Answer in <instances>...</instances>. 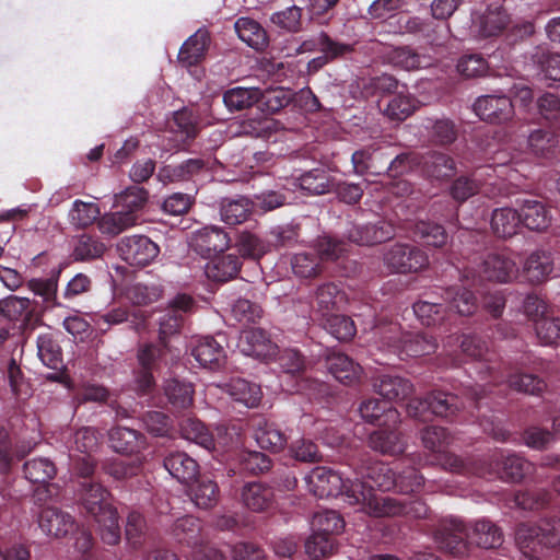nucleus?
I'll return each instance as SVG.
<instances>
[{
	"instance_id": "nucleus-1",
	"label": "nucleus",
	"mask_w": 560,
	"mask_h": 560,
	"mask_svg": "<svg viewBox=\"0 0 560 560\" xmlns=\"http://www.w3.org/2000/svg\"><path fill=\"white\" fill-rule=\"evenodd\" d=\"M308 491L317 498H330L343 495L350 505L359 504L365 513L375 516H396L412 514L421 517L427 508L421 502H412L408 506L390 497L377 495L372 485L365 486L362 481H353L349 485L337 471L326 467H315L305 478Z\"/></svg>"
},
{
	"instance_id": "nucleus-2",
	"label": "nucleus",
	"mask_w": 560,
	"mask_h": 560,
	"mask_svg": "<svg viewBox=\"0 0 560 560\" xmlns=\"http://www.w3.org/2000/svg\"><path fill=\"white\" fill-rule=\"evenodd\" d=\"M73 491L80 509L98 524L103 542L109 546L117 545L121 538L119 516L109 490L97 481L83 483Z\"/></svg>"
},
{
	"instance_id": "nucleus-3",
	"label": "nucleus",
	"mask_w": 560,
	"mask_h": 560,
	"mask_svg": "<svg viewBox=\"0 0 560 560\" xmlns=\"http://www.w3.org/2000/svg\"><path fill=\"white\" fill-rule=\"evenodd\" d=\"M148 197L149 192L143 187L131 186L127 188L119 199L122 209L102 217L98 221L100 231L103 234L115 236L136 225L139 220L138 213L145 206Z\"/></svg>"
},
{
	"instance_id": "nucleus-4",
	"label": "nucleus",
	"mask_w": 560,
	"mask_h": 560,
	"mask_svg": "<svg viewBox=\"0 0 560 560\" xmlns=\"http://www.w3.org/2000/svg\"><path fill=\"white\" fill-rule=\"evenodd\" d=\"M521 555L517 560H538L529 555L537 547L556 548L560 546V521H541L538 525L522 524L515 534Z\"/></svg>"
},
{
	"instance_id": "nucleus-5",
	"label": "nucleus",
	"mask_w": 560,
	"mask_h": 560,
	"mask_svg": "<svg viewBox=\"0 0 560 560\" xmlns=\"http://www.w3.org/2000/svg\"><path fill=\"white\" fill-rule=\"evenodd\" d=\"M368 477L382 491L397 490L406 494L418 492L424 483L423 477L413 467L397 475L384 463L372 465Z\"/></svg>"
},
{
	"instance_id": "nucleus-6",
	"label": "nucleus",
	"mask_w": 560,
	"mask_h": 560,
	"mask_svg": "<svg viewBox=\"0 0 560 560\" xmlns=\"http://www.w3.org/2000/svg\"><path fill=\"white\" fill-rule=\"evenodd\" d=\"M24 477L38 487L34 491V498L37 503L51 500L58 494L59 487L50 481L57 475L55 463L47 457H35L28 459L23 465Z\"/></svg>"
},
{
	"instance_id": "nucleus-7",
	"label": "nucleus",
	"mask_w": 560,
	"mask_h": 560,
	"mask_svg": "<svg viewBox=\"0 0 560 560\" xmlns=\"http://www.w3.org/2000/svg\"><path fill=\"white\" fill-rule=\"evenodd\" d=\"M75 444L83 455L71 457L70 475L73 489L81 487L83 483H94L98 480L95 477L96 460L89 454V451L96 445V439L90 433L89 429L81 430L77 433Z\"/></svg>"
},
{
	"instance_id": "nucleus-8",
	"label": "nucleus",
	"mask_w": 560,
	"mask_h": 560,
	"mask_svg": "<svg viewBox=\"0 0 560 560\" xmlns=\"http://www.w3.org/2000/svg\"><path fill=\"white\" fill-rule=\"evenodd\" d=\"M383 340L398 350L400 355L421 357L434 352L436 343L421 334L402 332L397 324H389L382 331Z\"/></svg>"
},
{
	"instance_id": "nucleus-9",
	"label": "nucleus",
	"mask_w": 560,
	"mask_h": 560,
	"mask_svg": "<svg viewBox=\"0 0 560 560\" xmlns=\"http://www.w3.org/2000/svg\"><path fill=\"white\" fill-rule=\"evenodd\" d=\"M383 261L389 272L410 273L427 269L430 260L425 252L407 244H395L383 255Z\"/></svg>"
},
{
	"instance_id": "nucleus-10",
	"label": "nucleus",
	"mask_w": 560,
	"mask_h": 560,
	"mask_svg": "<svg viewBox=\"0 0 560 560\" xmlns=\"http://www.w3.org/2000/svg\"><path fill=\"white\" fill-rule=\"evenodd\" d=\"M0 317L9 322H20L22 335L28 336L42 323V316L31 308L27 298L9 295L0 300Z\"/></svg>"
},
{
	"instance_id": "nucleus-11",
	"label": "nucleus",
	"mask_w": 560,
	"mask_h": 560,
	"mask_svg": "<svg viewBox=\"0 0 560 560\" xmlns=\"http://www.w3.org/2000/svg\"><path fill=\"white\" fill-rule=\"evenodd\" d=\"M175 540L191 548L194 560H210V548L201 537L200 521L194 516L178 518L172 529Z\"/></svg>"
},
{
	"instance_id": "nucleus-12",
	"label": "nucleus",
	"mask_w": 560,
	"mask_h": 560,
	"mask_svg": "<svg viewBox=\"0 0 560 560\" xmlns=\"http://www.w3.org/2000/svg\"><path fill=\"white\" fill-rule=\"evenodd\" d=\"M467 536L466 527L460 520L455 517L442 518L433 533L438 547L454 556L467 553L468 544L465 540Z\"/></svg>"
},
{
	"instance_id": "nucleus-13",
	"label": "nucleus",
	"mask_w": 560,
	"mask_h": 560,
	"mask_svg": "<svg viewBox=\"0 0 560 560\" xmlns=\"http://www.w3.org/2000/svg\"><path fill=\"white\" fill-rule=\"evenodd\" d=\"M117 250L122 260L130 266L144 267L159 255V246L145 235L122 237L117 244Z\"/></svg>"
},
{
	"instance_id": "nucleus-14",
	"label": "nucleus",
	"mask_w": 560,
	"mask_h": 560,
	"mask_svg": "<svg viewBox=\"0 0 560 560\" xmlns=\"http://www.w3.org/2000/svg\"><path fill=\"white\" fill-rule=\"evenodd\" d=\"M194 300L187 294L176 295L167 308L159 317V339L162 343L168 342V338L179 334L185 314L191 310Z\"/></svg>"
},
{
	"instance_id": "nucleus-15",
	"label": "nucleus",
	"mask_w": 560,
	"mask_h": 560,
	"mask_svg": "<svg viewBox=\"0 0 560 560\" xmlns=\"http://www.w3.org/2000/svg\"><path fill=\"white\" fill-rule=\"evenodd\" d=\"M238 350L247 357L269 361L277 357L278 346L260 328L244 329L238 338Z\"/></svg>"
},
{
	"instance_id": "nucleus-16",
	"label": "nucleus",
	"mask_w": 560,
	"mask_h": 560,
	"mask_svg": "<svg viewBox=\"0 0 560 560\" xmlns=\"http://www.w3.org/2000/svg\"><path fill=\"white\" fill-rule=\"evenodd\" d=\"M474 112L489 124H504L514 116V106L505 95H483L474 103Z\"/></svg>"
},
{
	"instance_id": "nucleus-17",
	"label": "nucleus",
	"mask_w": 560,
	"mask_h": 560,
	"mask_svg": "<svg viewBox=\"0 0 560 560\" xmlns=\"http://www.w3.org/2000/svg\"><path fill=\"white\" fill-rule=\"evenodd\" d=\"M215 388L221 394H226L233 401L242 404L247 408L258 407L262 397L258 385L240 377L231 378L223 384H215Z\"/></svg>"
},
{
	"instance_id": "nucleus-18",
	"label": "nucleus",
	"mask_w": 560,
	"mask_h": 560,
	"mask_svg": "<svg viewBox=\"0 0 560 560\" xmlns=\"http://www.w3.org/2000/svg\"><path fill=\"white\" fill-rule=\"evenodd\" d=\"M38 524L45 534L57 538L67 536L77 527L71 514L55 506H46L40 511Z\"/></svg>"
},
{
	"instance_id": "nucleus-19",
	"label": "nucleus",
	"mask_w": 560,
	"mask_h": 560,
	"mask_svg": "<svg viewBox=\"0 0 560 560\" xmlns=\"http://www.w3.org/2000/svg\"><path fill=\"white\" fill-rule=\"evenodd\" d=\"M328 372L341 384L353 386L361 382L363 370L343 353H332L327 357Z\"/></svg>"
},
{
	"instance_id": "nucleus-20",
	"label": "nucleus",
	"mask_w": 560,
	"mask_h": 560,
	"mask_svg": "<svg viewBox=\"0 0 560 560\" xmlns=\"http://www.w3.org/2000/svg\"><path fill=\"white\" fill-rule=\"evenodd\" d=\"M361 418L372 424L398 428L400 413L396 408L387 407L377 399H366L359 407Z\"/></svg>"
},
{
	"instance_id": "nucleus-21",
	"label": "nucleus",
	"mask_w": 560,
	"mask_h": 560,
	"mask_svg": "<svg viewBox=\"0 0 560 560\" xmlns=\"http://www.w3.org/2000/svg\"><path fill=\"white\" fill-rule=\"evenodd\" d=\"M516 264L504 255L491 254L480 266V277L489 281L505 283L516 277Z\"/></svg>"
},
{
	"instance_id": "nucleus-22",
	"label": "nucleus",
	"mask_w": 560,
	"mask_h": 560,
	"mask_svg": "<svg viewBox=\"0 0 560 560\" xmlns=\"http://www.w3.org/2000/svg\"><path fill=\"white\" fill-rule=\"evenodd\" d=\"M374 431L369 436V445L372 450L384 455H399L406 450V440L404 435L397 431V428L388 427Z\"/></svg>"
},
{
	"instance_id": "nucleus-23",
	"label": "nucleus",
	"mask_w": 560,
	"mask_h": 560,
	"mask_svg": "<svg viewBox=\"0 0 560 560\" xmlns=\"http://www.w3.org/2000/svg\"><path fill=\"white\" fill-rule=\"evenodd\" d=\"M109 441L115 452L131 456L139 455L145 446V436L126 427L113 428L109 432Z\"/></svg>"
},
{
	"instance_id": "nucleus-24",
	"label": "nucleus",
	"mask_w": 560,
	"mask_h": 560,
	"mask_svg": "<svg viewBox=\"0 0 560 560\" xmlns=\"http://www.w3.org/2000/svg\"><path fill=\"white\" fill-rule=\"evenodd\" d=\"M273 500L272 489L260 482H248L243 486L241 491L243 505L252 512L260 513L267 511L271 508Z\"/></svg>"
},
{
	"instance_id": "nucleus-25",
	"label": "nucleus",
	"mask_w": 560,
	"mask_h": 560,
	"mask_svg": "<svg viewBox=\"0 0 560 560\" xmlns=\"http://www.w3.org/2000/svg\"><path fill=\"white\" fill-rule=\"evenodd\" d=\"M125 322L130 323L133 329L139 330L144 325L145 316L140 310H133L129 306H115L107 310L104 314L97 315L95 319V324L101 329H103V326H106L107 329L113 325H119Z\"/></svg>"
},
{
	"instance_id": "nucleus-26",
	"label": "nucleus",
	"mask_w": 560,
	"mask_h": 560,
	"mask_svg": "<svg viewBox=\"0 0 560 560\" xmlns=\"http://www.w3.org/2000/svg\"><path fill=\"white\" fill-rule=\"evenodd\" d=\"M373 386L383 398L392 401L405 400L415 392L409 380L396 375H382Z\"/></svg>"
},
{
	"instance_id": "nucleus-27",
	"label": "nucleus",
	"mask_w": 560,
	"mask_h": 560,
	"mask_svg": "<svg viewBox=\"0 0 560 560\" xmlns=\"http://www.w3.org/2000/svg\"><path fill=\"white\" fill-rule=\"evenodd\" d=\"M383 107V114L390 120L404 121L410 117L418 107V100L412 96L405 84Z\"/></svg>"
},
{
	"instance_id": "nucleus-28",
	"label": "nucleus",
	"mask_w": 560,
	"mask_h": 560,
	"mask_svg": "<svg viewBox=\"0 0 560 560\" xmlns=\"http://www.w3.org/2000/svg\"><path fill=\"white\" fill-rule=\"evenodd\" d=\"M163 463L165 469L179 482L186 483L197 477V462L184 452L170 453Z\"/></svg>"
},
{
	"instance_id": "nucleus-29",
	"label": "nucleus",
	"mask_w": 560,
	"mask_h": 560,
	"mask_svg": "<svg viewBox=\"0 0 560 560\" xmlns=\"http://www.w3.org/2000/svg\"><path fill=\"white\" fill-rule=\"evenodd\" d=\"M422 127L432 140H457L463 137V124L445 116L425 118Z\"/></svg>"
},
{
	"instance_id": "nucleus-30",
	"label": "nucleus",
	"mask_w": 560,
	"mask_h": 560,
	"mask_svg": "<svg viewBox=\"0 0 560 560\" xmlns=\"http://www.w3.org/2000/svg\"><path fill=\"white\" fill-rule=\"evenodd\" d=\"M384 60L386 63L406 71H413L428 66L427 58L409 46L389 49L385 52Z\"/></svg>"
},
{
	"instance_id": "nucleus-31",
	"label": "nucleus",
	"mask_w": 560,
	"mask_h": 560,
	"mask_svg": "<svg viewBox=\"0 0 560 560\" xmlns=\"http://www.w3.org/2000/svg\"><path fill=\"white\" fill-rule=\"evenodd\" d=\"M347 303V298L334 283H325L316 291V311L320 313L323 319L339 311Z\"/></svg>"
},
{
	"instance_id": "nucleus-32",
	"label": "nucleus",
	"mask_w": 560,
	"mask_h": 560,
	"mask_svg": "<svg viewBox=\"0 0 560 560\" xmlns=\"http://www.w3.org/2000/svg\"><path fill=\"white\" fill-rule=\"evenodd\" d=\"M510 24V16L508 12L497 7L489 8L482 15H480L476 26L478 34L483 37H494L500 35Z\"/></svg>"
},
{
	"instance_id": "nucleus-33",
	"label": "nucleus",
	"mask_w": 560,
	"mask_h": 560,
	"mask_svg": "<svg viewBox=\"0 0 560 560\" xmlns=\"http://www.w3.org/2000/svg\"><path fill=\"white\" fill-rule=\"evenodd\" d=\"M235 32L241 40L256 50H262L268 45V35L264 27L253 19L240 18L235 22Z\"/></svg>"
},
{
	"instance_id": "nucleus-34",
	"label": "nucleus",
	"mask_w": 560,
	"mask_h": 560,
	"mask_svg": "<svg viewBox=\"0 0 560 560\" xmlns=\"http://www.w3.org/2000/svg\"><path fill=\"white\" fill-rule=\"evenodd\" d=\"M280 130H291V128L285 127L280 120L266 115L244 120L240 126L238 135L249 136L253 138H265L270 137Z\"/></svg>"
},
{
	"instance_id": "nucleus-35",
	"label": "nucleus",
	"mask_w": 560,
	"mask_h": 560,
	"mask_svg": "<svg viewBox=\"0 0 560 560\" xmlns=\"http://www.w3.org/2000/svg\"><path fill=\"white\" fill-rule=\"evenodd\" d=\"M106 249L98 236L82 234L74 242L72 258L74 261H92L102 258Z\"/></svg>"
},
{
	"instance_id": "nucleus-36",
	"label": "nucleus",
	"mask_w": 560,
	"mask_h": 560,
	"mask_svg": "<svg viewBox=\"0 0 560 560\" xmlns=\"http://www.w3.org/2000/svg\"><path fill=\"white\" fill-rule=\"evenodd\" d=\"M142 469V459L140 455H128L126 457H117L107 459L103 464V470L110 477L121 480L140 474Z\"/></svg>"
},
{
	"instance_id": "nucleus-37",
	"label": "nucleus",
	"mask_w": 560,
	"mask_h": 560,
	"mask_svg": "<svg viewBox=\"0 0 560 560\" xmlns=\"http://www.w3.org/2000/svg\"><path fill=\"white\" fill-rule=\"evenodd\" d=\"M401 85L393 74L382 73L363 80L361 91L365 97H385L397 93Z\"/></svg>"
},
{
	"instance_id": "nucleus-38",
	"label": "nucleus",
	"mask_w": 560,
	"mask_h": 560,
	"mask_svg": "<svg viewBox=\"0 0 560 560\" xmlns=\"http://www.w3.org/2000/svg\"><path fill=\"white\" fill-rule=\"evenodd\" d=\"M253 210V202L245 197L224 199L220 205V215L224 223L236 225L245 222Z\"/></svg>"
},
{
	"instance_id": "nucleus-39",
	"label": "nucleus",
	"mask_w": 560,
	"mask_h": 560,
	"mask_svg": "<svg viewBox=\"0 0 560 560\" xmlns=\"http://www.w3.org/2000/svg\"><path fill=\"white\" fill-rule=\"evenodd\" d=\"M59 273L60 271L49 278H34L27 282V289L35 295L40 296L47 308L62 306L57 298Z\"/></svg>"
},
{
	"instance_id": "nucleus-40",
	"label": "nucleus",
	"mask_w": 560,
	"mask_h": 560,
	"mask_svg": "<svg viewBox=\"0 0 560 560\" xmlns=\"http://www.w3.org/2000/svg\"><path fill=\"white\" fill-rule=\"evenodd\" d=\"M37 354L40 361L49 369L60 371L63 368L60 346L49 332L37 337Z\"/></svg>"
},
{
	"instance_id": "nucleus-41",
	"label": "nucleus",
	"mask_w": 560,
	"mask_h": 560,
	"mask_svg": "<svg viewBox=\"0 0 560 560\" xmlns=\"http://www.w3.org/2000/svg\"><path fill=\"white\" fill-rule=\"evenodd\" d=\"M260 89L235 86L223 93V103L230 110H243L257 105Z\"/></svg>"
},
{
	"instance_id": "nucleus-42",
	"label": "nucleus",
	"mask_w": 560,
	"mask_h": 560,
	"mask_svg": "<svg viewBox=\"0 0 560 560\" xmlns=\"http://www.w3.org/2000/svg\"><path fill=\"white\" fill-rule=\"evenodd\" d=\"M255 440L261 448L271 452L282 451L288 439L284 433L278 429L273 423L267 421L260 422L255 430Z\"/></svg>"
},
{
	"instance_id": "nucleus-43",
	"label": "nucleus",
	"mask_w": 560,
	"mask_h": 560,
	"mask_svg": "<svg viewBox=\"0 0 560 560\" xmlns=\"http://www.w3.org/2000/svg\"><path fill=\"white\" fill-rule=\"evenodd\" d=\"M522 219L520 213L512 208L494 210L491 219L493 232L501 237H511L517 233Z\"/></svg>"
},
{
	"instance_id": "nucleus-44",
	"label": "nucleus",
	"mask_w": 560,
	"mask_h": 560,
	"mask_svg": "<svg viewBox=\"0 0 560 560\" xmlns=\"http://www.w3.org/2000/svg\"><path fill=\"white\" fill-rule=\"evenodd\" d=\"M470 541L482 548H495L502 544V533L498 526L490 521L480 520L474 524Z\"/></svg>"
},
{
	"instance_id": "nucleus-45",
	"label": "nucleus",
	"mask_w": 560,
	"mask_h": 560,
	"mask_svg": "<svg viewBox=\"0 0 560 560\" xmlns=\"http://www.w3.org/2000/svg\"><path fill=\"white\" fill-rule=\"evenodd\" d=\"M524 271L527 280L533 283L545 281L552 271L550 256L544 252L533 253L525 262Z\"/></svg>"
},
{
	"instance_id": "nucleus-46",
	"label": "nucleus",
	"mask_w": 560,
	"mask_h": 560,
	"mask_svg": "<svg viewBox=\"0 0 560 560\" xmlns=\"http://www.w3.org/2000/svg\"><path fill=\"white\" fill-rule=\"evenodd\" d=\"M164 390L168 402L174 409L182 410L192 405L194 388L191 384L178 380H170Z\"/></svg>"
},
{
	"instance_id": "nucleus-47",
	"label": "nucleus",
	"mask_w": 560,
	"mask_h": 560,
	"mask_svg": "<svg viewBox=\"0 0 560 560\" xmlns=\"http://www.w3.org/2000/svg\"><path fill=\"white\" fill-rule=\"evenodd\" d=\"M423 447L433 453L442 454L453 442V436L442 427H427L420 433Z\"/></svg>"
},
{
	"instance_id": "nucleus-48",
	"label": "nucleus",
	"mask_w": 560,
	"mask_h": 560,
	"mask_svg": "<svg viewBox=\"0 0 560 560\" xmlns=\"http://www.w3.org/2000/svg\"><path fill=\"white\" fill-rule=\"evenodd\" d=\"M520 215L523 223L530 230H544L549 225V213L546 207L539 201H525Z\"/></svg>"
},
{
	"instance_id": "nucleus-49",
	"label": "nucleus",
	"mask_w": 560,
	"mask_h": 560,
	"mask_svg": "<svg viewBox=\"0 0 560 560\" xmlns=\"http://www.w3.org/2000/svg\"><path fill=\"white\" fill-rule=\"evenodd\" d=\"M303 10L298 5H291L284 10L273 12L270 22L278 28L289 33H299L303 28Z\"/></svg>"
},
{
	"instance_id": "nucleus-50",
	"label": "nucleus",
	"mask_w": 560,
	"mask_h": 560,
	"mask_svg": "<svg viewBox=\"0 0 560 560\" xmlns=\"http://www.w3.org/2000/svg\"><path fill=\"white\" fill-rule=\"evenodd\" d=\"M413 234L427 245L442 247L447 243V233L444 228L431 221H418L413 228Z\"/></svg>"
},
{
	"instance_id": "nucleus-51",
	"label": "nucleus",
	"mask_w": 560,
	"mask_h": 560,
	"mask_svg": "<svg viewBox=\"0 0 560 560\" xmlns=\"http://www.w3.org/2000/svg\"><path fill=\"white\" fill-rule=\"evenodd\" d=\"M428 398L431 413L438 417H453L462 407L458 397L453 394L434 392L431 393Z\"/></svg>"
},
{
	"instance_id": "nucleus-52",
	"label": "nucleus",
	"mask_w": 560,
	"mask_h": 560,
	"mask_svg": "<svg viewBox=\"0 0 560 560\" xmlns=\"http://www.w3.org/2000/svg\"><path fill=\"white\" fill-rule=\"evenodd\" d=\"M22 456L13 445L10 433L0 427V476H8Z\"/></svg>"
},
{
	"instance_id": "nucleus-53",
	"label": "nucleus",
	"mask_w": 560,
	"mask_h": 560,
	"mask_svg": "<svg viewBox=\"0 0 560 560\" xmlns=\"http://www.w3.org/2000/svg\"><path fill=\"white\" fill-rule=\"evenodd\" d=\"M325 329L340 341L351 340L357 332L354 322L346 316L332 314L323 319Z\"/></svg>"
},
{
	"instance_id": "nucleus-54",
	"label": "nucleus",
	"mask_w": 560,
	"mask_h": 560,
	"mask_svg": "<svg viewBox=\"0 0 560 560\" xmlns=\"http://www.w3.org/2000/svg\"><path fill=\"white\" fill-rule=\"evenodd\" d=\"M300 187L312 195H322L330 191L332 182L325 170H313L300 178Z\"/></svg>"
},
{
	"instance_id": "nucleus-55",
	"label": "nucleus",
	"mask_w": 560,
	"mask_h": 560,
	"mask_svg": "<svg viewBox=\"0 0 560 560\" xmlns=\"http://www.w3.org/2000/svg\"><path fill=\"white\" fill-rule=\"evenodd\" d=\"M457 70L466 78L483 77L489 71V63L482 54L467 52L458 59Z\"/></svg>"
},
{
	"instance_id": "nucleus-56",
	"label": "nucleus",
	"mask_w": 560,
	"mask_h": 560,
	"mask_svg": "<svg viewBox=\"0 0 560 560\" xmlns=\"http://www.w3.org/2000/svg\"><path fill=\"white\" fill-rule=\"evenodd\" d=\"M100 217V208L96 203L75 200L69 212L70 221L77 228H88Z\"/></svg>"
},
{
	"instance_id": "nucleus-57",
	"label": "nucleus",
	"mask_w": 560,
	"mask_h": 560,
	"mask_svg": "<svg viewBox=\"0 0 560 560\" xmlns=\"http://www.w3.org/2000/svg\"><path fill=\"white\" fill-rule=\"evenodd\" d=\"M168 350V342L145 343L138 351V361L142 369L158 370L160 363Z\"/></svg>"
},
{
	"instance_id": "nucleus-58",
	"label": "nucleus",
	"mask_w": 560,
	"mask_h": 560,
	"mask_svg": "<svg viewBox=\"0 0 560 560\" xmlns=\"http://www.w3.org/2000/svg\"><path fill=\"white\" fill-rule=\"evenodd\" d=\"M319 44L320 54L330 62L343 59L346 56L354 51L353 45L337 40L324 31H322V39Z\"/></svg>"
},
{
	"instance_id": "nucleus-59",
	"label": "nucleus",
	"mask_w": 560,
	"mask_h": 560,
	"mask_svg": "<svg viewBox=\"0 0 560 560\" xmlns=\"http://www.w3.org/2000/svg\"><path fill=\"white\" fill-rule=\"evenodd\" d=\"M446 299L450 300L452 307L460 315H471L477 308L476 298L465 288L447 289Z\"/></svg>"
},
{
	"instance_id": "nucleus-60",
	"label": "nucleus",
	"mask_w": 560,
	"mask_h": 560,
	"mask_svg": "<svg viewBox=\"0 0 560 560\" xmlns=\"http://www.w3.org/2000/svg\"><path fill=\"white\" fill-rule=\"evenodd\" d=\"M126 539L137 549L143 545L144 536L147 533V524L143 515L137 511H131L127 516L126 522Z\"/></svg>"
},
{
	"instance_id": "nucleus-61",
	"label": "nucleus",
	"mask_w": 560,
	"mask_h": 560,
	"mask_svg": "<svg viewBox=\"0 0 560 560\" xmlns=\"http://www.w3.org/2000/svg\"><path fill=\"white\" fill-rule=\"evenodd\" d=\"M7 378L12 393L16 397L26 398L31 396V385L14 358H11L7 368Z\"/></svg>"
},
{
	"instance_id": "nucleus-62",
	"label": "nucleus",
	"mask_w": 560,
	"mask_h": 560,
	"mask_svg": "<svg viewBox=\"0 0 560 560\" xmlns=\"http://www.w3.org/2000/svg\"><path fill=\"white\" fill-rule=\"evenodd\" d=\"M313 526L315 530L327 534L329 536L340 534L345 528L342 517L335 511L318 512L313 517Z\"/></svg>"
},
{
	"instance_id": "nucleus-63",
	"label": "nucleus",
	"mask_w": 560,
	"mask_h": 560,
	"mask_svg": "<svg viewBox=\"0 0 560 560\" xmlns=\"http://www.w3.org/2000/svg\"><path fill=\"white\" fill-rule=\"evenodd\" d=\"M535 62L545 80L560 82V52L541 51L535 55Z\"/></svg>"
},
{
	"instance_id": "nucleus-64",
	"label": "nucleus",
	"mask_w": 560,
	"mask_h": 560,
	"mask_svg": "<svg viewBox=\"0 0 560 560\" xmlns=\"http://www.w3.org/2000/svg\"><path fill=\"white\" fill-rule=\"evenodd\" d=\"M535 323L536 335L541 343L557 345L560 341V318L544 315Z\"/></svg>"
}]
</instances>
